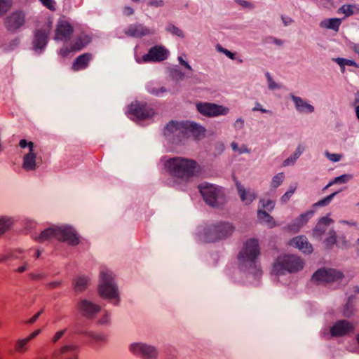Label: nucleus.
Returning <instances> with one entry per match:
<instances>
[{"instance_id": "c85d7f7f", "label": "nucleus", "mask_w": 359, "mask_h": 359, "mask_svg": "<svg viewBox=\"0 0 359 359\" xmlns=\"http://www.w3.org/2000/svg\"><path fill=\"white\" fill-rule=\"evenodd\" d=\"M257 217L262 222L266 224L270 228H273L276 226V222L273 217L269 215L266 211L258 210Z\"/></svg>"}, {"instance_id": "c756f323", "label": "nucleus", "mask_w": 359, "mask_h": 359, "mask_svg": "<svg viewBox=\"0 0 359 359\" xmlns=\"http://www.w3.org/2000/svg\"><path fill=\"white\" fill-rule=\"evenodd\" d=\"M333 60L337 65H339V67H341V71L343 72L344 71L345 66H351V67H353L355 68H359V65L357 62H355V61L351 60L337 57V58L333 59Z\"/></svg>"}, {"instance_id": "f257e3e1", "label": "nucleus", "mask_w": 359, "mask_h": 359, "mask_svg": "<svg viewBox=\"0 0 359 359\" xmlns=\"http://www.w3.org/2000/svg\"><path fill=\"white\" fill-rule=\"evenodd\" d=\"M163 165L165 171L176 182H187L201 171L196 161L180 156L170 158Z\"/></svg>"}, {"instance_id": "7c9ffc66", "label": "nucleus", "mask_w": 359, "mask_h": 359, "mask_svg": "<svg viewBox=\"0 0 359 359\" xmlns=\"http://www.w3.org/2000/svg\"><path fill=\"white\" fill-rule=\"evenodd\" d=\"M56 230L57 228H48L43 231L39 237V240L41 241H45L49 239H56Z\"/></svg>"}, {"instance_id": "f704fd0d", "label": "nucleus", "mask_w": 359, "mask_h": 359, "mask_svg": "<svg viewBox=\"0 0 359 359\" xmlns=\"http://www.w3.org/2000/svg\"><path fill=\"white\" fill-rule=\"evenodd\" d=\"M285 180L284 172H279L273 176L271 182V187L273 189H276L282 184Z\"/></svg>"}, {"instance_id": "7ed1b4c3", "label": "nucleus", "mask_w": 359, "mask_h": 359, "mask_svg": "<svg viewBox=\"0 0 359 359\" xmlns=\"http://www.w3.org/2000/svg\"><path fill=\"white\" fill-rule=\"evenodd\" d=\"M101 283L98 287V293L102 298L118 302L117 287L114 283V278L110 272L102 271L100 273Z\"/></svg>"}, {"instance_id": "f8f14e48", "label": "nucleus", "mask_w": 359, "mask_h": 359, "mask_svg": "<svg viewBox=\"0 0 359 359\" xmlns=\"http://www.w3.org/2000/svg\"><path fill=\"white\" fill-rule=\"evenodd\" d=\"M19 146L21 148L28 147L29 153L23 157L22 168L27 171L34 170L36 168V154L34 150V143L32 142H27L25 140H21L19 142Z\"/></svg>"}, {"instance_id": "9b49d317", "label": "nucleus", "mask_w": 359, "mask_h": 359, "mask_svg": "<svg viewBox=\"0 0 359 359\" xmlns=\"http://www.w3.org/2000/svg\"><path fill=\"white\" fill-rule=\"evenodd\" d=\"M233 226L226 222H220L212 225L207 229L206 233L212 239H222L232 234Z\"/></svg>"}, {"instance_id": "b1692460", "label": "nucleus", "mask_w": 359, "mask_h": 359, "mask_svg": "<svg viewBox=\"0 0 359 359\" xmlns=\"http://www.w3.org/2000/svg\"><path fill=\"white\" fill-rule=\"evenodd\" d=\"M92 57L90 53H83L76 58L72 65V69L74 71H79L87 67L88 62Z\"/></svg>"}, {"instance_id": "58836bf2", "label": "nucleus", "mask_w": 359, "mask_h": 359, "mask_svg": "<svg viewBox=\"0 0 359 359\" xmlns=\"http://www.w3.org/2000/svg\"><path fill=\"white\" fill-rule=\"evenodd\" d=\"M336 194L337 192L331 194L330 195L326 196L325 198L318 201L317 203L314 204V206H325L328 205Z\"/></svg>"}, {"instance_id": "5701e85b", "label": "nucleus", "mask_w": 359, "mask_h": 359, "mask_svg": "<svg viewBox=\"0 0 359 359\" xmlns=\"http://www.w3.org/2000/svg\"><path fill=\"white\" fill-rule=\"evenodd\" d=\"M292 99L294 102L296 109L302 113H312L314 107L299 97L292 95Z\"/></svg>"}, {"instance_id": "aec40b11", "label": "nucleus", "mask_w": 359, "mask_h": 359, "mask_svg": "<svg viewBox=\"0 0 359 359\" xmlns=\"http://www.w3.org/2000/svg\"><path fill=\"white\" fill-rule=\"evenodd\" d=\"M74 32L72 26L67 21L58 22L55 34V39L65 41L69 39Z\"/></svg>"}, {"instance_id": "bb28decb", "label": "nucleus", "mask_w": 359, "mask_h": 359, "mask_svg": "<svg viewBox=\"0 0 359 359\" xmlns=\"http://www.w3.org/2000/svg\"><path fill=\"white\" fill-rule=\"evenodd\" d=\"M89 278L86 276H79L74 280L73 285L76 292L84 291L88 286Z\"/></svg>"}, {"instance_id": "13d9d810", "label": "nucleus", "mask_w": 359, "mask_h": 359, "mask_svg": "<svg viewBox=\"0 0 359 359\" xmlns=\"http://www.w3.org/2000/svg\"><path fill=\"white\" fill-rule=\"evenodd\" d=\"M298 220L301 225L306 224L307 222L306 215H301L298 218Z\"/></svg>"}, {"instance_id": "f3484780", "label": "nucleus", "mask_w": 359, "mask_h": 359, "mask_svg": "<svg viewBox=\"0 0 359 359\" xmlns=\"http://www.w3.org/2000/svg\"><path fill=\"white\" fill-rule=\"evenodd\" d=\"M130 350L135 355L141 356L144 359H156V350L151 346L144 344H133L130 345Z\"/></svg>"}, {"instance_id": "a18cd8bd", "label": "nucleus", "mask_w": 359, "mask_h": 359, "mask_svg": "<svg viewBox=\"0 0 359 359\" xmlns=\"http://www.w3.org/2000/svg\"><path fill=\"white\" fill-rule=\"evenodd\" d=\"M10 228L8 220L0 219V236L4 233Z\"/></svg>"}, {"instance_id": "6e6d98bb", "label": "nucleus", "mask_w": 359, "mask_h": 359, "mask_svg": "<svg viewBox=\"0 0 359 359\" xmlns=\"http://www.w3.org/2000/svg\"><path fill=\"white\" fill-rule=\"evenodd\" d=\"M43 311H40L37 312L34 316H32L29 320L28 323L30 324L34 323L40 316V315L42 313Z\"/></svg>"}, {"instance_id": "4be33fe9", "label": "nucleus", "mask_w": 359, "mask_h": 359, "mask_svg": "<svg viewBox=\"0 0 359 359\" xmlns=\"http://www.w3.org/2000/svg\"><path fill=\"white\" fill-rule=\"evenodd\" d=\"M184 122L177 123L175 121H170L164 128V135L168 136L172 134H176L177 136L182 138L183 130L182 128L184 126Z\"/></svg>"}, {"instance_id": "4d7b16f0", "label": "nucleus", "mask_w": 359, "mask_h": 359, "mask_svg": "<svg viewBox=\"0 0 359 359\" xmlns=\"http://www.w3.org/2000/svg\"><path fill=\"white\" fill-rule=\"evenodd\" d=\"M253 111H259L262 113H268L269 111L262 108V105L259 103L253 108Z\"/></svg>"}, {"instance_id": "2f4dec72", "label": "nucleus", "mask_w": 359, "mask_h": 359, "mask_svg": "<svg viewBox=\"0 0 359 359\" xmlns=\"http://www.w3.org/2000/svg\"><path fill=\"white\" fill-rule=\"evenodd\" d=\"M29 341L26 338L20 339L16 341L15 344V351L17 353H25L28 351Z\"/></svg>"}, {"instance_id": "473e14b6", "label": "nucleus", "mask_w": 359, "mask_h": 359, "mask_svg": "<svg viewBox=\"0 0 359 359\" xmlns=\"http://www.w3.org/2000/svg\"><path fill=\"white\" fill-rule=\"evenodd\" d=\"M337 233L334 230H331L328 233L327 237L325 239L324 243L327 248H332L337 243Z\"/></svg>"}, {"instance_id": "ea45409f", "label": "nucleus", "mask_w": 359, "mask_h": 359, "mask_svg": "<svg viewBox=\"0 0 359 359\" xmlns=\"http://www.w3.org/2000/svg\"><path fill=\"white\" fill-rule=\"evenodd\" d=\"M326 230H327V229L323 225H322L320 224H317L316 227L313 229V236L320 237L322 235H323L325 233Z\"/></svg>"}, {"instance_id": "69168bd1", "label": "nucleus", "mask_w": 359, "mask_h": 359, "mask_svg": "<svg viewBox=\"0 0 359 359\" xmlns=\"http://www.w3.org/2000/svg\"><path fill=\"white\" fill-rule=\"evenodd\" d=\"M180 63L183 66H184L186 68L190 69V66L188 65V63L186 62L185 61H184L181 57H180Z\"/></svg>"}, {"instance_id": "864d4df0", "label": "nucleus", "mask_w": 359, "mask_h": 359, "mask_svg": "<svg viewBox=\"0 0 359 359\" xmlns=\"http://www.w3.org/2000/svg\"><path fill=\"white\" fill-rule=\"evenodd\" d=\"M41 332V329H38L33 332H32L28 337H25L28 341L29 342L31 340L34 339L36 336H38Z\"/></svg>"}, {"instance_id": "a878e982", "label": "nucleus", "mask_w": 359, "mask_h": 359, "mask_svg": "<svg viewBox=\"0 0 359 359\" xmlns=\"http://www.w3.org/2000/svg\"><path fill=\"white\" fill-rule=\"evenodd\" d=\"M341 24V20L339 18L325 19L320 22L321 28L332 29L338 32Z\"/></svg>"}, {"instance_id": "c03bdc74", "label": "nucleus", "mask_w": 359, "mask_h": 359, "mask_svg": "<svg viewBox=\"0 0 359 359\" xmlns=\"http://www.w3.org/2000/svg\"><path fill=\"white\" fill-rule=\"evenodd\" d=\"M325 155L332 162H338L342 158V155L340 154H331L329 151H325Z\"/></svg>"}, {"instance_id": "6e6552de", "label": "nucleus", "mask_w": 359, "mask_h": 359, "mask_svg": "<svg viewBox=\"0 0 359 359\" xmlns=\"http://www.w3.org/2000/svg\"><path fill=\"white\" fill-rule=\"evenodd\" d=\"M196 109L201 115L207 117L226 115L229 112L227 107L210 102H198Z\"/></svg>"}, {"instance_id": "c9c22d12", "label": "nucleus", "mask_w": 359, "mask_h": 359, "mask_svg": "<svg viewBox=\"0 0 359 359\" xmlns=\"http://www.w3.org/2000/svg\"><path fill=\"white\" fill-rule=\"evenodd\" d=\"M355 6L353 5H344L339 8L337 13L344 14V17L347 18L352 15L354 13Z\"/></svg>"}, {"instance_id": "4468645a", "label": "nucleus", "mask_w": 359, "mask_h": 359, "mask_svg": "<svg viewBox=\"0 0 359 359\" xmlns=\"http://www.w3.org/2000/svg\"><path fill=\"white\" fill-rule=\"evenodd\" d=\"M182 138L192 136L195 140H201L205 135L206 129L202 126L192 122H184L182 126Z\"/></svg>"}, {"instance_id": "de8ad7c7", "label": "nucleus", "mask_w": 359, "mask_h": 359, "mask_svg": "<svg viewBox=\"0 0 359 359\" xmlns=\"http://www.w3.org/2000/svg\"><path fill=\"white\" fill-rule=\"evenodd\" d=\"M262 206L268 210H272L274 207V201L271 199L262 201Z\"/></svg>"}, {"instance_id": "cd10ccee", "label": "nucleus", "mask_w": 359, "mask_h": 359, "mask_svg": "<svg viewBox=\"0 0 359 359\" xmlns=\"http://www.w3.org/2000/svg\"><path fill=\"white\" fill-rule=\"evenodd\" d=\"M237 189L241 201L245 204L250 203L255 198L254 193L245 190L241 185H238Z\"/></svg>"}, {"instance_id": "ddd939ff", "label": "nucleus", "mask_w": 359, "mask_h": 359, "mask_svg": "<svg viewBox=\"0 0 359 359\" xmlns=\"http://www.w3.org/2000/svg\"><path fill=\"white\" fill-rule=\"evenodd\" d=\"M56 240L65 242L70 245H77L79 243V238L77 233L71 227L57 228Z\"/></svg>"}, {"instance_id": "2eb2a0df", "label": "nucleus", "mask_w": 359, "mask_h": 359, "mask_svg": "<svg viewBox=\"0 0 359 359\" xmlns=\"http://www.w3.org/2000/svg\"><path fill=\"white\" fill-rule=\"evenodd\" d=\"M51 30V25L50 22L46 23L36 30L34 36L33 46L35 49H43L47 44L48 38Z\"/></svg>"}, {"instance_id": "1a4fd4ad", "label": "nucleus", "mask_w": 359, "mask_h": 359, "mask_svg": "<svg viewBox=\"0 0 359 359\" xmlns=\"http://www.w3.org/2000/svg\"><path fill=\"white\" fill-rule=\"evenodd\" d=\"M26 22L25 13L23 11L12 12L4 19V25L10 32H15L22 27Z\"/></svg>"}, {"instance_id": "dca6fc26", "label": "nucleus", "mask_w": 359, "mask_h": 359, "mask_svg": "<svg viewBox=\"0 0 359 359\" xmlns=\"http://www.w3.org/2000/svg\"><path fill=\"white\" fill-rule=\"evenodd\" d=\"M354 330L355 325L353 323L346 320H341L337 321L330 327V334L335 337H343L352 333Z\"/></svg>"}, {"instance_id": "0e129e2a", "label": "nucleus", "mask_w": 359, "mask_h": 359, "mask_svg": "<svg viewBox=\"0 0 359 359\" xmlns=\"http://www.w3.org/2000/svg\"><path fill=\"white\" fill-rule=\"evenodd\" d=\"M180 63L183 66H184L186 68L190 69V66L188 65V63L186 62L185 61H184L181 57H180Z\"/></svg>"}, {"instance_id": "37998d69", "label": "nucleus", "mask_w": 359, "mask_h": 359, "mask_svg": "<svg viewBox=\"0 0 359 359\" xmlns=\"http://www.w3.org/2000/svg\"><path fill=\"white\" fill-rule=\"evenodd\" d=\"M231 146L232 149L234 151L238 152V154H243V153H248V152H250V149H248L246 146L243 145L241 147H239L238 144L236 142H233L231 143Z\"/></svg>"}, {"instance_id": "a19ab883", "label": "nucleus", "mask_w": 359, "mask_h": 359, "mask_svg": "<svg viewBox=\"0 0 359 359\" xmlns=\"http://www.w3.org/2000/svg\"><path fill=\"white\" fill-rule=\"evenodd\" d=\"M167 31L170 32L172 34L177 36L183 37L184 36L183 32L179 27H176L174 25H170L167 27Z\"/></svg>"}, {"instance_id": "f03ea898", "label": "nucleus", "mask_w": 359, "mask_h": 359, "mask_svg": "<svg viewBox=\"0 0 359 359\" xmlns=\"http://www.w3.org/2000/svg\"><path fill=\"white\" fill-rule=\"evenodd\" d=\"M304 266L303 259L294 254H282L274 260L271 273L276 276L284 275L285 273H294L302 270Z\"/></svg>"}, {"instance_id": "e2e57ef3", "label": "nucleus", "mask_w": 359, "mask_h": 359, "mask_svg": "<svg viewBox=\"0 0 359 359\" xmlns=\"http://www.w3.org/2000/svg\"><path fill=\"white\" fill-rule=\"evenodd\" d=\"M273 42L278 46H281L283 43L282 40L278 39H273Z\"/></svg>"}, {"instance_id": "49530a36", "label": "nucleus", "mask_w": 359, "mask_h": 359, "mask_svg": "<svg viewBox=\"0 0 359 359\" xmlns=\"http://www.w3.org/2000/svg\"><path fill=\"white\" fill-rule=\"evenodd\" d=\"M41 4L51 11L55 10V5L53 0H39Z\"/></svg>"}, {"instance_id": "09e8293b", "label": "nucleus", "mask_w": 359, "mask_h": 359, "mask_svg": "<svg viewBox=\"0 0 359 359\" xmlns=\"http://www.w3.org/2000/svg\"><path fill=\"white\" fill-rule=\"evenodd\" d=\"M332 222H333L332 219L327 217H323L319 220L318 224L323 225L327 229V226H329Z\"/></svg>"}, {"instance_id": "774afa93", "label": "nucleus", "mask_w": 359, "mask_h": 359, "mask_svg": "<svg viewBox=\"0 0 359 359\" xmlns=\"http://www.w3.org/2000/svg\"><path fill=\"white\" fill-rule=\"evenodd\" d=\"M355 114L357 118L359 120V105L356 106L355 107Z\"/></svg>"}, {"instance_id": "6ab92c4d", "label": "nucleus", "mask_w": 359, "mask_h": 359, "mask_svg": "<svg viewBox=\"0 0 359 359\" xmlns=\"http://www.w3.org/2000/svg\"><path fill=\"white\" fill-rule=\"evenodd\" d=\"M288 245L299 249L304 254H311L313 250L312 245L308 241L307 238L303 235L294 237L289 241Z\"/></svg>"}, {"instance_id": "393cba45", "label": "nucleus", "mask_w": 359, "mask_h": 359, "mask_svg": "<svg viewBox=\"0 0 359 359\" xmlns=\"http://www.w3.org/2000/svg\"><path fill=\"white\" fill-rule=\"evenodd\" d=\"M126 34L131 36L142 37L150 34V30L142 25H134L128 27Z\"/></svg>"}, {"instance_id": "412c9836", "label": "nucleus", "mask_w": 359, "mask_h": 359, "mask_svg": "<svg viewBox=\"0 0 359 359\" xmlns=\"http://www.w3.org/2000/svg\"><path fill=\"white\" fill-rule=\"evenodd\" d=\"M79 309L85 316L92 318L100 311V306L84 299L79 303Z\"/></svg>"}, {"instance_id": "423d86ee", "label": "nucleus", "mask_w": 359, "mask_h": 359, "mask_svg": "<svg viewBox=\"0 0 359 359\" xmlns=\"http://www.w3.org/2000/svg\"><path fill=\"white\" fill-rule=\"evenodd\" d=\"M154 112L144 102H134L128 107L127 116L133 120H145L151 117Z\"/></svg>"}, {"instance_id": "72a5a7b5", "label": "nucleus", "mask_w": 359, "mask_h": 359, "mask_svg": "<svg viewBox=\"0 0 359 359\" xmlns=\"http://www.w3.org/2000/svg\"><path fill=\"white\" fill-rule=\"evenodd\" d=\"M350 179H351V175H346V174L337 177L333 180L330 181L327 184V185L325 187L324 189H326L328 187H330L335 184H344V183L347 182Z\"/></svg>"}, {"instance_id": "20e7f679", "label": "nucleus", "mask_w": 359, "mask_h": 359, "mask_svg": "<svg viewBox=\"0 0 359 359\" xmlns=\"http://www.w3.org/2000/svg\"><path fill=\"white\" fill-rule=\"evenodd\" d=\"M198 189L205 202L210 206H218L224 198V193L218 186L204 183L198 186Z\"/></svg>"}, {"instance_id": "338daca9", "label": "nucleus", "mask_w": 359, "mask_h": 359, "mask_svg": "<svg viewBox=\"0 0 359 359\" xmlns=\"http://www.w3.org/2000/svg\"><path fill=\"white\" fill-rule=\"evenodd\" d=\"M354 104L355 105V107L359 105V91L358 92V93L356 95Z\"/></svg>"}, {"instance_id": "bf43d9fd", "label": "nucleus", "mask_w": 359, "mask_h": 359, "mask_svg": "<svg viewBox=\"0 0 359 359\" xmlns=\"http://www.w3.org/2000/svg\"><path fill=\"white\" fill-rule=\"evenodd\" d=\"M240 4L246 8L252 7L251 3L246 1H240Z\"/></svg>"}, {"instance_id": "e433bc0d", "label": "nucleus", "mask_w": 359, "mask_h": 359, "mask_svg": "<svg viewBox=\"0 0 359 359\" xmlns=\"http://www.w3.org/2000/svg\"><path fill=\"white\" fill-rule=\"evenodd\" d=\"M11 7V0H0V16L4 15Z\"/></svg>"}, {"instance_id": "9d476101", "label": "nucleus", "mask_w": 359, "mask_h": 359, "mask_svg": "<svg viewBox=\"0 0 359 359\" xmlns=\"http://www.w3.org/2000/svg\"><path fill=\"white\" fill-rule=\"evenodd\" d=\"M169 51L164 46L157 45L151 47L147 54H144L138 62H162L168 58Z\"/></svg>"}, {"instance_id": "8fccbe9b", "label": "nucleus", "mask_w": 359, "mask_h": 359, "mask_svg": "<svg viewBox=\"0 0 359 359\" xmlns=\"http://www.w3.org/2000/svg\"><path fill=\"white\" fill-rule=\"evenodd\" d=\"M65 330L57 331L52 339L53 343L57 342L65 333Z\"/></svg>"}, {"instance_id": "3c124183", "label": "nucleus", "mask_w": 359, "mask_h": 359, "mask_svg": "<svg viewBox=\"0 0 359 359\" xmlns=\"http://www.w3.org/2000/svg\"><path fill=\"white\" fill-rule=\"evenodd\" d=\"M149 5L154 7H161L164 5V2L162 0H153L149 2Z\"/></svg>"}, {"instance_id": "052dcab7", "label": "nucleus", "mask_w": 359, "mask_h": 359, "mask_svg": "<svg viewBox=\"0 0 359 359\" xmlns=\"http://www.w3.org/2000/svg\"><path fill=\"white\" fill-rule=\"evenodd\" d=\"M352 50L359 56V44H354L352 46Z\"/></svg>"}, {"instance_id": "79ce46f5", "label": "nucleus", "mask_w": 359, "mask_h": 359, "mask_svg": "<svg viewBox=\"0 0 359 359\" xmlns=\"http://www.w3.org/2000/svg\"><path fill=\"white\" fill-rule=\"evenodd\" d=\"M216 48L219 52L225 54L231 60H235L236 58V53L231 52L230 50L223 48L220 45L218 44Z\"/></svg>"}, {"instance_id": "0eeeda50", "label": "nucleus", "mask_w": 359, "mask_h": 359, "mask_svg": "<svg viewBox=\"0 0 359 359\" xmlns=\"http://www.w3.org/2000/svg\"><path fill=\"white\" fill-rule=\"evenodd\" d=\"M344 277V273L341 271L335 269L323 268L313 273L312 280L317 283H331L339 281Z\"/></svg>"}, {"instance_id": "4c0bfd02", "label": "nucleus", "mask_w": 359, "mask_h": 359, "mask_svg": "<svg viewBox=\"0 0 359 359\" xmlns=\"http://www.w3.org/2000/svg\"><path fill=\"white\" fill-rule=\"evenodd\" d=\"M297 189V185L290 186L289 189L280 198V201L283 203H286L292 196Z\"/></svg>"}, {"instance_id": "39448f33", "label": "nucleus", "mask_w": 359, "mask_h": 359, "mask_svg": "<svg viewBox=\"0 0 359 359\" xmlns=\"http://www.w3.org/2000/svg\"><path fill=\"white\" fill-rule=\"evenodd\" d=\"M260 246L257 239L246 241L238 255V259L243 262H254L260 255Z\"/></svg>"}, {"instance_id": "680f3d73", "label": "nucleus", "mask_w": 359, "mask_h": 359, "mask_svg": "<svg viewBox=\"0 0 359 359\" xmlns=\"http://www.w3.org/2000/svg\"><path fill=\"white\" fill-rule=\"evenodd\" d=\"M83 0H69V1L74 4L75 6H79L81 4Z\"/></svg>"}, {"instance_id": "a211bd4d", "label": "nucleus", "mask_w": 359, "mask_h": 359, "mask_svg": "<svg viewBox=\"0 0 359 359\" xmlns=\"http://www.w3.org/2000/svg\"><path fill=\"white\" fill-rule=\"evenodd\" d=\"M89 43L88 37H77L71 44L70 47H63L59 51V55L62 57H66L71 52L81 50Z\"/></svg>"}, {"instance_id": "5fc2aeb1", "label": "nucleus", "mask_w": 359, "mask_h": 359, "mask_svg": "<svg viewBox=\"0 0 359 359\" xmlns=\"http://www.w3.org/2000/svg\"><path fill=\"white\" fill-rule=\"evenodd\" d=\"M76 346L74 345H66L61 348L60 352L61 353H65L69 351L75 350Z\"/></svg>"}, {"instance_id": "603ef678", "label": "nucleus", "mask_w": 359, "mask_h": 359, "mask_svg": "<svg viewBox=\"0 0 359 359\" xmlns=\"http://www.w3.org/2000/svg\"><path fill=\"white\" fill-rule=\"evenodd\" d=\"M41 332V329H38L33 332H32L28 337H25L28 341L29 342L31 340L34 339L36 336H38Z\"/></svg>"}]
</instances>
